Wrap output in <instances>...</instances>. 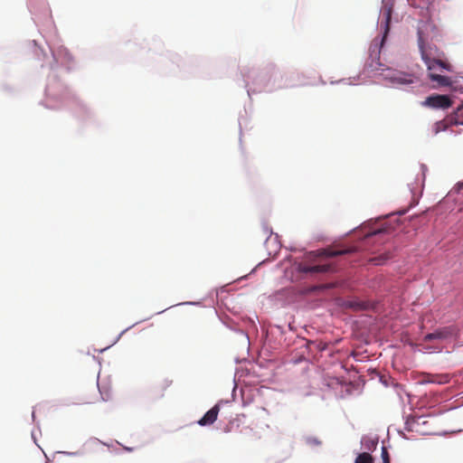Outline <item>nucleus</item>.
I'll use <instances>...</instances> for the list:
<instances>
[{
    "mask_svg": "<svg viewBox=\"0 0 463 463\" xmlns=\"http://www.w3.org/2000/svg\"><path fill=\"white\" fill-rule=\"evenodd\" d=\"M417 34L421 59L427 66L430 79L437 82L439 86L450 85L451 80L449 77L437 73V71H451V65L446 60L445 53L436 45L427 44L420 29L418 30Z\"/></svg>",
    "mask_w": 463,
    "mask_h": 463,
    "instance_id": "f257e3e1",
    "label": "nucleus"
},
{
    "mask_svg": "<svg viewBox=\"0 0 463 463\" xmlns=\"http://www.w3.org/2000/svg\"><path fill=\"white\" fill-rule=\"evenodd\" d=\"M420 105L433 109H447L452 106V101L447 95L432 94L421 101Z\"/></svg>",
    "mask_w": 463,
    "mask_h": 463,
    "instance_id": "f03ea898",
    "label": "nucleus"
},
{
    "mask_svg": "<svg viewBox=\"0 0 463 463\" xmlns=\"http://www.w3.org/2000/svg\"><path fill=\"white\" fill-rule=\"evenodd\" d=\"M383 65L380 61V51L374 48L370 51V55L364 64V70L368 72L383 71Z\"/></svg>",
    "mask_w": 463,
    "mask_h": 463,
    "instance_id": "7ed1b4c3",
    "label": "nucleus"
},
{
    "mask_svg": "<svg viewBox=\"0 0 463 463\" xmlns=\"http://www.w3.org/2000/svg\"><path fill=\"white\" fill-rule=\"evenodd\" d=\"M386 79L396 85H409L414 82V77L411 74L401 71L392 72L386 76Z\"/></svg>",
    "mask_w": 463,
    "mask_h": 463,
    "instance_id": "20e7f679",
    "label": "nucleus"
},
{
    "mask_svg": "<svg viewBox=\"0 0 463 463\" xmlns=\"http://www.w3.org/2000/svg\"><path fill=\"white\" fill-rule=\"evenodd\" d=\"M455 334V329L453 327H444L441 329H438L433 333L427 334L424 336L425 342H430L436 339H446Z\"/></svg>",
    "mask_w": 463,
    "mask_h": 463,
    "instance_id": "39448f33",
    "label": "nucleus"
},
{
    "mask_svg": "<svg viewBox=\"0 0 463 463\" xmlns=\"http://www.w3.org/2000/svg\"><path fill=\"white\" fill-rule=\"evenodd\" d=\"M298 269L302 273H326L331 269V266L329 264L307 265L301 263L298 267Z\"/></svg>",
    "mask_w": 463,
    "mask_h": 463,
    "instance_id": "423d86ee",
    "label": "nucleus"
},
{
    "mask_svg": "<svg viewBox=\"0 0 463 463\" xmlns=\"http://www.w3.org/2000/svg\"><path fill=\"white\" fill-rule=\"evenodd\" d=\"M219 411L220 406L218 404L214 405L198 420V424L201 426L212 425L217 420Z\"/></svg>",
    "mask_w": 463,
    "mask_h": 463,
    "instance_id": "0eeeda50",
    "label": "nucleus"
},
{
    "mask_svg": "<svg viewBox=\"0 0 463 463\" xmlns=\"http://www.w3.org/2000/svg\"><path fill=\"white\" fill-rule=\"evenodd\" d=\"M454 125L450 116L436 122L432 127V132L437 135L441 131H445L449 126Z\"/></svg>",
    "mask_w": 463,
    "mask_h": 463,
    "instance_id": "6e6552de",
    "label": "nucleus"
},
{
    "mask_svg": "<svg viewBox=\"0 0 463 463\" xmlns=\"http://www.w3.org/2000/svg\"><path fill=\"white\" fill-rule=\"evenodd\" d=\"M354 250H355V249L353 248V247L345 248V249H342V250L328 249V250H325L323 251V254L325 256H326V257H336V256H340V255H345V254L352 253Z\"/></svg>",
    "mask_w": 463,
    "mask_h": 463,
    "instance_id": "1a4fd4ad",
    "label": "nucleus"
},
{
    "mask_svg": "<svg viewBox=\"0 0 463 463\" xmlns=\"http://www.w3.org/2000/svg\"><path fill=\"white\" fill-rule=\"evenodd\" d=\"M392 8L391 5H384L383 7V15L384 18V33L385 34L390 30V22L392 18Z\"/></svg>",
    "mask_w": 463,
    "mask_h": 463,
    "instance_id": "9d476101",
    "label": "nucleus"
},
{
    "mask_svg": "<svg viewBox=\"0 0 463 463\" xmlns=\"http://www.w3.org/2000/svg\"><path fill=\"white\" fill-rule=\"evenodd\" d=\"M427 383L444 384L449 382L448 374L428 375L425 380Z\"/></svg>",
    "mask_w": 463,
    "mask_h": 463,
    "instance_id": "9b49d317",
    "label": "nucleus"
},
{
    "mask_svg": "<svg viewBox=\"0 0 463 463\" xmlns=\"http://www.w3.org/2000/svg\"><path fill=\"white\" fill-rule=\"evenodd\" d=\"M392 258L390 253L380 254L379 256L369 259V263L378 266L383 265L388 260Z\"/></svg>",
    "mask_w": 463,
    "mask_h": 463,
    "instance_id": "f8f14e48",
    "label": "nucleus"
},
{
    "mask_svg": "<svg viewBox=\"0 0 463 463\" xmlns=\"http://www.w3.org/2000/svg\"><path fill=\"white\" fill-rule=\"evenodd\" d=\"M454 125H463V105L458 107L456 112L450 116Z\"/></svg>",
    "mask_w": 463,
    "mask_h": 463,
    "instance_id": "ddd939ff",
    "label": "nucleus"
},
{
    "mask_svg": "<svg viewBox=\"0 0 463 463\" xmlns=\"http://www.w3.org/2000/svg\"><path fill=\"white\" fill-rule=\"evenodd\" d=\"M362 443L366 449L373 451L378 445V440L375 439L365 438L363 439Z\"/></svg>",
    "mask_w": 463,
    "mask_h": 463,
    "instance_id": "4468645a",
    "label": "nucleus"
},
{
    "mask_svg": "<svg viewBox=\"0 0 463 463\" xmlns=\"http://www.w3.org/2000/svg\"><path fill=\"white\" fill-rule=\"evenodd\" d=\"M354 463H373V458L368 452H363L356 457Z\"/></svg>",
    "mask_w": 463,
    "mask_h": 463,
    "instance_id": "2eb2a0df",
    "label": "nucleus"
},
{
    "mask_svg": "<svg viewBox=\"0 0 463 463\" xmlns=\"http://www.w3.org/2000/svg\"><path fill=\"white\" fill-rule=\"evenodd\" d=\"M382 459L383 463H390L389 452L385 447L382 448Z\"/></svg>",
    "mask_w": 463,
    "mask_h": 463,
    "instance_id": "dca6fc26",
    "label": "nucleus"
},
{
    "mask_svg": "<svg viewBox=\"0 0 463 463\" xmlns=\"http://www.w3.org/2000/svg\"><path fill=\"white\" fill-rule=\"evenodd\" d=\"M171 383H172L171 381L169 382V381L165 380V381H164V383H161L160 387L162 389H165V388L168 387Z\"/></svg>",
    "mask_w": 463,
    "mask_h": 463,
    "instance_id": "f3484780",
    "label": "nucleus"
},
{
    "mask_svg": "<svg viewBox=\"0 0 463 463\" xmlns=\"http://www.w3.org/2000/svg\"><path fill=\"white\" fill-rule=\"evenodd\" d=\"M387 71H389V72L385 75V77H386L388 74H392V71H390V69H387Z\"/></svg>",
    "mask_w": 463,
    "mask_h": 463,
    "instance_id": "a211bd4d",
    "label": "nucleus"
}]
</instances>
